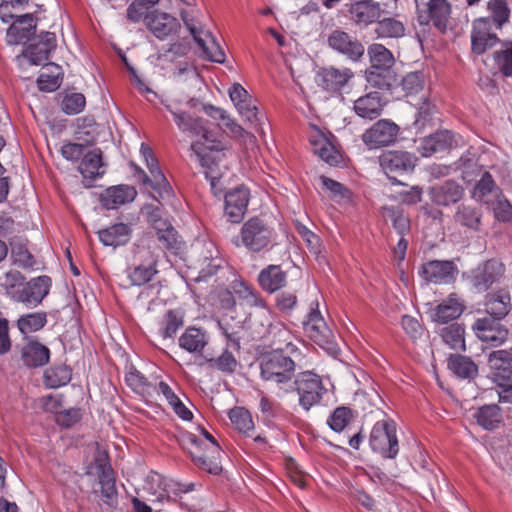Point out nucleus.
<instances>
[{"label": "nucleus", "instance_id": "nucleus-45", "mask_svg": "<svg viewBox=\"0 0 512 512\" xmlns=\"http://www.w3.org/2000/svg\"><path fill=\"white\" fill-rule=\"evenodd\" d=\"M375 33L378 38H398L404 35L405 26L400 20L387 17L377 21Z\"/></svg>", "mask_w": 512, "mask_h": 512}, {"label": "nucleus", "instance_id": "nucleus-35", "mask_svg": "<svg viewBox=\"0 0 512 512\" xmlns=\"http://www.w3.org/2000/svg\"><path fill=\"white\" fill-rule=\"evenodd\" d=\"M131 232V227L128 224L117 223L98 231V236L103 245L118 247L129 241Z\"/></svg>", "mask_w": 512, "mask_h": 512}, {"label": "nucleus", "instance_id": "nucleus-43", "mask_svg": "<svg viewBox=\"0 0 512 512\" xmlns=\"http://www.w3.org/2000/svg\"><path fill=\"white\" fill-rule=\"evenodd\" d=\"M183 325V313L179 310H168L160 322L159 334L164 340L172 339Z\"/></svg>", "mask_w": 512, "mask_h": 512}, {"label": "nucleus", "instance_id": "nucleus-30", "mask_svg": "<svg viewBox=\"0 0 512 512\" xmlns=\"http://www.w3.org/2000/svg\"><path fill=\"white\" fill-rule=\"evenodd\" d=\"M85 180L94 181L105 174V164L102 159V151L95 148L84 154L78 167Z\"/></svg>", "mask_w": 512, "mask_h": 512}, {"label": "nucleus", "instance_id": "nucleus-16", "mask_svg": "<svg viewBox=\"0 0 512 512\" xmlns=\"http://www.w3.org/2000/svg\"><path fill=\"white\" fill-rule=\"evenodd\" d=\"M94 468L101 486V494L104 502L112 506L117 499L114 471L109 463L106 453L98 452L94 458Z\"/></svg>", "mask_w": 512, "mask_h": 512}, {"label": "nucleus", "instance_id": "nucleus-37", "mask_svg": "<svg viewBox=\"0 0 512 512\" xmlns=\"http://www.w3.org/2000/svg\"><path fill=\"white\" fill-rule=\"evenodd\" d=\"M179 346L189 353H201L208 344V337L202 329L188 327L179 337Z\"/></svg>", "mask_w": 512, "mask_h": 512}, {"label": "nucleus", "instance_id": "nucleus-36", "mask_svg": "<svg viewBox=\"0 0 512 512\" xmlns=\"http://www.w3.org/2000/svg\"><path fill=\"white\" fill-rule=\"evenodd\" d=\"M21 358L27 367H42L50 359V350L37 341H31L22 348Z\"/></svg>", "mask_w": 512, "mask_h": 512}, {"label": "nucleus", "instance_id": "nucleus-56", "mask_svg": "<svg viewBox=\"0 0 512 512\" xmlns=\"http://www.w3.org/2000/svg\"><path fill=\"white\" fill-rule=\"evenodd\" d=\"M353 418V412L349 407H337L327 420L329 427L335 432H341Z\"/></svg>", "mask_w": 512, "mask_h": 512}, {"label": "nucleus", "instance_id": "nucleus-41", "mask_svg": "<svg viewBox=\"0 0 512 512\" xmlns=\"http://www.w3.org/2000/svg\"><path fill=\"white\" fill-rule=\"evenodd\" d=\"M127 385L142 397H152L157 387L138 370L131 368L125 376Z\"/></svg>", "mask_w": 512, "mask_h": 512}, {"label": "nucleus", "instance_id": "nucleus-38", "mask_svg": "<svg viewBox=\"0 0 512 512\" xmlns=\"http://www.w3.org/2000/svg\"><path fill=\"white\" fill-rule=\"evenodd\" d=\"M501 192V189L496 185L491 174L484 172L473 189L472 197L479 202L489 205L493 200L492 197L495 199Z\"/></svg>", "mask_w": 512, "mask_h": 512}, {"label": "nucleus", "instance_id": "nucleus-40", "mask_svg": "<svg viewBox=\"0 0 512 512\" xmlns=\"http://www.w3.org/2000/svg\"><path fill=\"white\" fill-rule=\"evenodd\" d=\"M449 369L459 378L470 379L477 375L478 367L471 358L455 354L448 359Z\"/></svg>", "mask_w": 512, "mask_h": 512}, {"label": "nucleus", "instance_id": "nucleus-54", "mask_svg": "<svg viewBox=\"0 0 512 512\" xmlns=\"http://www.w3.org/2000/svg\"><path fill=\"white\" fill-rule=\"evenodd\" d=\"M157 273L155 266L135 263V267L129 272V279L133 285L141 286L151 281Z\"/></svg>", "mask_w": 512, "mask_h": 512}, {"label": "nucleus", "instance_id": "nucleus-29", "mask_svg": "<svg viewBox=\"0 0 512 512\" xmlns=\"http://www.w3.org/2000/svg\"><path fill=\"white\" fill-rule=\"evenodd\" d=\"M384 105L379 92H370L356 99L353 109L357 116L366 120H374L382 114Z\"/></svg>", "mask_w": 512, "mask_h": 512}, {"label": "nucleus", "instance_id": "nucleus-23", "mask_svg": "<svg viewBox=\"0 0 512 512\" xmlns=\"http://www.w3.org/2000/svg\"><path fill=\"white\" fill-rule=\"evenodd\" d=\"M36 27V19L33 14L28 13L17 16L7 30V43L9 45L26 43L35 34Z\"/></svg>", "mask_w": 512, "mask_h": 512}, {"label": "nucleus", "instance_id": "nucleus-58", "mask_svg": "<svg viewBox=\"0 0 512 512\" xmlns=\"http://www.w3.org/2000/svg\"><path fill=\"white\" fill-rule=\"evenodd\" d=\"M489 205L492 206L494 216L498 221H512V205L502 194V192L499 193V195L494 200H492Z\"/></svg>", "mask_w": 512, "mask_h": 512}, {"label": "nucleus", "instance_id": "nucleus-33", "mask_svg": "<svg viewBox=\"0 0 512 512\" xmlns=\"http://www.w3.org/2000/svg\"><path fill=\"white\" fill-rule=\"evenodd\" d=\"M453 134L448 130L438 131L425 137L421 142L422 156L429 157L446 151L453 145Z\"/></svg>", "mask_w": 512, "mask_h": 512}, {"label": "nucleus", "instance_id": "nucleus-21", "mask_svg": "<svg viewBox=\"0 0 512 512\" xmlns=\"http://www.w3.org/2000/svg\"><path fill=\"white\" fill-rule=\"evenodd\" d=\"M55 47V34L43 32L25 49L24 56L28 58L32 65H42L48 61L49 55Z\"/></svg>", "mask_w": 512, "mask_h": 512}, {"label": "nucleus", "instance_id": "nucleus-53", "mask_svg": "<svg viewBox=\"0 0 512 512\" xmlns=\"http://www.w3.org/2000/svg\"><path fill=\"white\" fill-rule=\"evenodd\" d=\"M454 219L462 226L477 229L480 224L481 215L476 208L461 205L458 207Z\"/></svg>", "mask_w": 512, "mask_h": 512}, {"label": "nucleus", "instance_id": "nucleus-4", "mask_svg": "<svg viewBox=\"0 0 512 512\" xmlns=\"http://www.w3.org/2000/svg\"><path fill=\"white\" fill-rule=\"evenodd\" d=\"M367 53L370 67L366 70L367 82L382 90H391L397 82L396 74L393 71L395 58L392 52L379 43L371 44Z\"/></svg>", "mask_w": 512, "mask_h": 512}, {"label": "nucleus", "instance_id": "nucleus-31", "mask_svg": "<svg viewBox=\"0 0 512 512\" xmlns=\"http://www.w3.org/2000/svg\"><path fill=\"white\" fill-rule=\"evenodd\" d=\"M465 305L456 294H451L435 308L433 320L444 324L455 320L463 313Z\"/></svg>", "mask_w": 512, "mask_h": 512}, {"label": "nucleus", "instance_id": "nucleus-5", "mask_svg": "<svg viewBox=\"0 0 512 512\" xmlns=\"http://www.w3.org/2000/svg\"><path fill=\"white\" fill-rule=\"evenodd\" d=\"M241 243L250 252L269 250L276 239L275 230L259 217H252L241 227Z\"/></svg>", "mask_w": 512, "mask_h": 512}, {"label": "nucleus", "instance_id": "nucleus-14", "mask_svg": "<svg viewBox=\"0 0 512 512\" xmlns=\"http://www.w3.org/2000/svg\"><path fill=\"white\" fill-rule=\"evenodd\" d=\"M400 127L389 119H380L366 129L361 139L369 149H378L393 144L399 135Z\"/></svg>", "mask_w": 512, "mask_h": 512}, {"label": "nucleus", "instance_id": "nucleus-20", "mask_svg": "<svg viewBox=\"0 0 512 512\" xmlns=\"http://www.w3.org/2000/svg\"><path fill=\"white\" fill-rule=\"evenodd\" d=\"M250 193L245 187H237L225 194V215L232 223L243 219L249 203Z\"/></svg>", "mask_w": 512, "mask_h": 512}, {"label": "nucleus", "instance_id": "nucleus-60", "mask_svg": "<svg viewBox=\"0 0 512 512\" xmlns=\"http://www.w3.org/2000/svg\"><path fill=\"white\" fill-rule=\"evenodd\" d=\"M85 105L86 99L82 93H72L63 98L61 108L65 114L75 115L82 112Z\"/></svg>", "mask_w": 512, "mask_h": 512}, {"label": "nucleus", "instance_id": "nucleus-18", "mask_svg": "<svg viewBox=\"0 0 512 512\" xmlns=\"http://www.w3.org/2000/svg\"><path fill=\"white\" fill-rule=\"evenodd\" d=\"M353 77L354 73L350 68H336L334 66H328L318 70L316 74V82L325 91L337 93L340 92Z\"/></svg>", "mask_w": 512, "mask_h": 512}, {"label": "nucleus", "instance_id": "nucleus-15", "mask_svg": "<svg viewBox=\"0 0 512 512\" xmlns=\"http://www.w3.org/2000/svg\"><path fill=\"white\" fill-rule=\"evenodd\" d=\"M495 27L491 25L489 17L477 18L472 23L471 51L476 55L484 54L494 47L500 40Z\"/></svg>", "mask_w": 512, "mask_h": 512}, {"label": "nucleus", "instance_id": "nucleus-28", "mask_svg": "<svg viewBox=\"0 0 512 512\" xmlns=\"http://www.w3.org/2000/svg\"><path fill=\"white\" fill-rule=\"evenodd\" d=\"M162 250L156 243L155 236L143 235L135 244L133 258L135 263H145L157 267L159 253Z\"/></svg>", "mask_w": 512, "mask_h": 512}, {"label": "nucleus", "instance_id": "nucleus-62", "mask_svg": "<svg viewBox=\"0 0 512 512\" xmlns=\"http://www.w3.org/2000/svg\"><path fill=\"white\" fill-rule=\"evenodd\" d=\"M25 277L17 270H11L5 273L1 286L6 293L14 300V295L20 292L17 287H23Z\"/></svg>", "mask_w": 512, "mask_h": 512}, {"label": "nucleus", "instance_id": "nucleus-55", "mask_svg": "<svg viewBox=\"0 0 512 512\" xmlns=\"http://www.w3.org/2000/svg\"><path fill=\"white\" fill-rule=\"evenodd\" d=\"M229 418L233 426L242 433L252 430L254 423L248 410L242 407H235L230 410Z\"/></svg>", "mask_w": 512, "mask_h": 512}, {"label": "nucleus", "instance_id": "nucleus-7", "mask_svg": "<svg viewBox=\"0 0 512 512\" xmlns=\"http://www.w3.org/2000/svg\"><path fill=\"white\" fill-rule=\"evenodd\" d=\"M369 445L375 453L385 459L396 458L399 452V443L395 423L391 420L376 422L370 433Z\"/></svg>", "mask_w": 512, "mask_h": 512}, {"label": "nucleus", "instance_id": "nucleus-25", "mask_svg": "<svg viewBox=\"0 0 512 512\" xmlns=\"http://www.w3.org/2000/svg\"><path fill=\"white\" fill-rule=\"evenodd\" d=\"M464 196V188L454 180H447L430 189V197L438 206H449L459 202Z\"/></svg>", "mask_w": 512, "mask_h": 512}, {"label": "nucleus", "instance_id": "nucleus-10", "mask_svg": "<svg viewBox=\"0 0 512 512\" xmlns=\"http://www.w3.org/2000/svg\"><path fill=\"white\" fill-rule=\"evenodd\" d=\"M303 325L308 337L320 347L327 350L334 348V334L321 315L317 300L311 302L310 311Z\"/></svg>", "mask_w": 512, "mask_h": 512}, {"label": "nucleus", "instance_id": "nucleus-61", "mask_svg": "<svg viewBox=\"0 0 512 512\" xmlns=\"http://www.w3.org/2000/svg\"><path fill=\"white\" fill-rule=\"evenodd\" d=\"M315 153L329 165H337L340 160V154L335 147L326 139H322L315 144Z\"/></svg>", "mask_w": 512, "mask_h": 512}, {"label": "nucleus", "instance_id": "nucleus-50", "mask_svg": "<svg viewBox=\"0 0 512 512\" xmlns=\"http://www.w3.org/2000/svg\"><path fill=\"white\" fill-rule=\"evenodd\" d=\"M46 322V313L36 312L21 316L17 321V325L19 330L23 334H27L42 329L45 326Z\"/></svg>", "mask_w": 512, "mask_h": 512}, {"label": "nucleus", "instance_id": "nucleus-3", "mask_svg": "<svg viewBox=\"0 0 512 512\" xmlns=\"http://www.w3.org/2000/svg\"><path fill=\"white\" fill-rule=\"evenodd\" d=\"M182 444L199 467L215 475L221 472L222 468L218 462L221 447L204 428H200V436L193 433L186 434Z\"/></svg>", "mask_w": 512, "mask_h": 512}, {"label": "nucleus", "instance_id": "nucleus-48", "mask_svg": "<svg viewBox=\"0 0 512 512\" xmlns=\"http://www.w3.org/2000/svg\"><path fill=\"white\" fill-rule=\"evenodd\" d=\"M465 330L464 327L458 323L451 324L441 331L443 341L454 350L465 351Z\"/></svg>", "mask_w": 512, "mask_h": 512}, {"label": "nucleus", "instance_id": "nucleus-46", "mask_svg": "<svg viewBox=\"0 0 512 512\" xmlns=\"http://www.w3.org/2000/svg\"><path fill=\"white\" fill-rule=\"evenodd\" d=\"M487 9L491 16V25L495 29H502V27L509 22L510 9L507 0H490L487 4Z\"/></svg>", "mask_w": 512, "mask_h": 512}, {"label": "nucleus", "instance_id": "nucleus-63", "mask_svg": "<svg viewBox=\"0 0 512 512\" xmlns=\"http://www.w3.org/2000/svg\"><path fill=\"white\" fill-rule=\"evenodd\" d=\"M235 107L241 117H243L252 126L257 128L258 125H260V120L258 118V108L251 96L246 99L245 102H239V104L235 105Z\"/></svg>", "mask_w": 512, "mask_h": 512}, {"label": "nucleus", "instance_id": "nucleus-49", "mask_svg": "<svg viewBox=\"0 0 512 512\" xmlns=\"http://www.w3.org/2000/svg\"><path fill=\"white\" fill-rule=\"evenodd\" d=\"M11 246V259L14 265L23 269L33 268L35 265L34 256L29 252L26 245L20 241H12Z\"/></svg>", "mask_w": 512, "mask_h": 512}, {"label": "nucleus", "instance_id": "nucleus-27", "mask_svg": "<svg viewBox=\"0 0 512 512\" xmlns=\"http://www.w3.org/2000/svg\"><path fill=\"white\" fill-rule=\"evenodd\" d=\"M382 10L378 3L371 1H357L349 8L351 20L360 27L377 22L381 17Z\"/></svg>", "mask_w": 512, "mask_h": 512}, {"label": "nucleus", "instance_id": "nucleus-19", "mask_svg": "<svg viewBox=\"0 0 512 512\" xmlns=\"http://www.w3.org/2000/svg\"><path fill=\"white\" fill-rule=\"evenodd\" d=\"M457 272L455 264L448 260H431L423 263L419 269L421 278L435 284L453 281Z\"/></svg>", "mask_w": 512, "mask_h": 512}, {"label": "nucleus", "instance_id": "nucleus-9", "mask_svg": "<svg viewBox=\"0 0 512 512\" xmlns=\"http://www.w3.org/2000/svg\"><path fill=\"white\" fill-rule=\"evenodd\" d=\"M180 16L184 25L207 58L213 62L223 63L225 61V53L215 37L209 31H205L187 11L182 10Z\"/></svg>", "mask_w": 512, "mask_h": 512}, {"label": "nucleus", "instance_id": "nucleus-39", "mask_svg": "<svg viewBox=\"0 0 512 512\" xmlns=\"http://www.w3.org/2000/svg\"><path fill=\"white\" fill-rule=\"evenodd\" d=\"M511 310L510 296L505 291L488 296L486 301V311L492 319L500 320L504 318Z\"/></svg>", "mask_w": 512, "mask_h": 512}, {"label": "nucleus", "instance_id": "nucleus-26", "mask_svg": "<svg viewBox=\"0 0 512 512\" xmlns=\"http://www.w3.org/2000/svg\"><path fill=\"white\" fill-rule=\"evenodd\" d=\"M504 273L502 263L489 260L474 272L473 285L478 291L488 290Z\"/></svg>", "mask_w": 512, "mask_h": 512}, {"label": "nucleus", "instance_id": "nucleus-42", "mask_svg": "<svg viewBox=\"0 0 512 512\" xmlns=\"http://www.w3.org/2000/svg\"><path fill=\"white\" fill-rule=\"evenodd\" d=\"M489 364L496 376L503 379L512 377V353L506 350L494 351L489 355Z\"/></svg>", "mask_w": 512, "mask_h": 512}, {"label": "nucleus", "instance_id": "nucleus-1", "mask_svg": "<svg viewBox=\"0 0 512 512\" xmlns=\"http://www.w3.org/2000/svg\"><path fill=\"white\" fill-rule=\"evenodd\" d=\"M165 108L171 113L176 126L181 132L191 137H198L191 144V150L204 169L212 193L219 196L222 193V172L218 163L225 156L224 145L208 130L207 121L203 118L182 111L172 104H165Z\"/></svg>", "mask_w": 512, "mask_h": 512}, {"label": "nucleus", "instance_id": "nucleus-52", "mask_svg": "<svg viewBox=\"0 0 512 512\" xmlns=\"http://www.w3.org/2000/svg\"><path fill=\"white\" fill-rule=\"evenodd\" d=\"M383 217L392 222L399 234H404L410 228V221L399 206L384 207Z\"/></svg>", "mask_w": 512, "mask_h": 512}, {"label": "nucleus", "instance_id": "nucleus-12", "mask_svg": "<svg viewBox=\"0 0 512 512\" xmlns=\"http://www.w3.org/2000/svg\"><path fill=\"white\" fill-rule=\"evenodd\" d=\"M327 45L330 49L354 63L360 62L365 53L363 43L356 36L340 28L329 33Z\"/></svg>", "mask_w": 512, "mask_h": 512}, {"label": "nucleus", "instance_id": "nucleus-44", "mask_svg": "<svg viewBox=\"0 0 512 512\" xmlns=\"http://www.w3.org/2000/svg\"><path fill=\"white\" fill-rule=\"evenodd\" d=\"M474 417L484 429L493 430L501 421L500 408L496 404L484 405L478 408Z\"/></svg>", "mask_w": 512, "mask_h": 512}, {"label": "nucleus", "instance_id": "nucleus-51", "mask_svg": "<svg viewBox=\"0 0 512 512\" xmlns=\"http://www.w3.org/2000/svg\"><path fill=\"white\" fill-rule=\"evenodd\" d=\"M44 378L48 387L58 388L71 380V370L65 365L53 367L45 371Z\"/></svg>", "mask_w": 512, "mask_h": 512}, {"label": "nucleus", "instance_id": "nucleus-8", "mask_svg": "<svg viewBox=\"0 0 512 512\" xmlns=\"http://www.w3.org/2000/svg\"><path fill=\"white\" fill-rule=\"evenodd\" d=\"M291 391L295 390L299 396V405L306 411L312 406L320 403L323 395L327 392L321 378L311 372L305 371L299 373L293 380Z\"/></svg>", "mask_w": 512, "mask_h": 512}, {"label": "nucleus", "instance_id": "nucleus-59", "mask_svg": "<svg viewBox=\"0 0 512 512\" xmlns=\"http://www.w3.org/2000/svg\"><path fill=\"white\" fill-rule=\"evenodd\" d=\"M210 367L216 368L223 373H233L235 372L238 362L234 355L225 350L219 357L211 358L208 360Z\"/></svg>", "mask_w": 512, "mask_h": 512}, {"label": "nucleus", "instance_id": "nucleus-11", "mask_svg": "<svg viewBox=\"0 0 512 512\" xmlns=\"http://www.w3.org/2000/svg\"><path fill=\"white\" fill-rule=\"evenodd\" d=\"M416 162L417 157L407 151H386L379 157L381 168L393 184H403L397 176L412 172Z\"/></svg>", "mask_w": 512, "mask_h": 512}, {"label": "nucleus", "instance_id": "nucleus-6", "mask_svg": "<svg viewBox=\"0 0 512 512\" xmlns=\"http://www.w3.org/2000/svg\"><path fill=\"white\" fill-rule=\"evenodd\" d=\"M452 6L448 0H428L417 3V21L421 26H433L445 33L451 22Z\"/></svg>", "mask_w": 512, "mask_h": 512}, {"label": "nucleus", "instance_id": "nucleus-24", "mask_svg": "<svg viewBox=\"0 0 512 512\" xmlns=\"http://www.w3.org/2000/svg\"><path fill=\"white\" fill-rule=\"evenodd\" d=\"M473 329L479 339L492 346L502 344L508 336V330L490 317L478 319L474 323Z\"/></svg>", "mask_w": 512, "mask_h": 512}, {"label": "nucleus", "instance_id": "nucleus-57", "mask_svg": "<svg viewBox=\"0 0 512 512\" xmlns=\"http://www.w3.org/2000/svg\"><path fill=\"white\" fill-rule=\"evenodd\" d=\"M159 0H135L127 8V18L132 22H139L141 19L145 20L147 15H150L149 9L158 3Z\"/></svg>", "mask_w": 512, "mask_h": 512}, {"label": "nucleus", "instance_id": "nucleus-32", "mask_svg": "<svg viewBox=\"0 0 512 512\" xmlns=\"http://www.w3.org/2000/svg\"><path fill=\"white\" fill-rule=\"evenodd\" d=\"M135 196L136 190L133 187L120 185L106 189L101 195L100 201L104 208L110 210L133 201Z\"/></svg>", "mask_w": 512, "mask_h": 512}, {"label": "nucleus", "instance_id": "nucleus-17", "mask_svg": "<svg viewBox=\"0 0 512 512\" xmlns=\"http://www.w3.org/2000/svg\"><path fill=\"white\" fill-rule=\"evenodd\" d=\"M148 30L159 40L176 35L181 29L178 19L168 13L154 10L145 17Z\"/></svg>", "mask_w": 512, "mask_h": 512}, {"label": "nucleus", "instance_id": "nucleus-22", "mask_svg": "<svg viewBox=\"0 0 512 512\" xmlns=\"http://www.w3.org/2000/svg\"><path fill=\"white\" fill-rule=\"evenodd\" d=\"M51 279L48 276H39L32 279L14 295V300L30 305H38L49 293Z\"/></svg>", "mask_w": 512, "mask_h": 512}, {"label": "nucleus", "instance_id": "nucleus-13", "mask_svg": "<svg viewBox=\"0 0 512 512\" xmlns=\"http://www.w3.org/2000/svg\"><path fill=\"white\" fill-rule=\"evenodd\" d=\"M140 152L145 159L150 176L139 169L141 179L144 184H149L157 193L158 197L154 196L156 200L165 199L171 196L172 189L166 177L159 168L158 161L154 157L152 149L146 144L142 143Z\"/></svg>", "mask_w": 512, "mask_h": 512}, {"label": "nucleus", "instance_id": "nucleus-2", "mask_svg": "<svg viewBox=\"0 0 512 512\" xmlns=\"http://www.w3.org/2000/svg\"><path fill=\"white\" fill-rule=\"evenodd\" d=\"M259 367L263 381L284 394L291 391L293 379L296 377V364L285 354L282 347H276L272 352L264 354L259 360Z\"/></svg>", "mask_w": 512, "mask_h": 512}, {"label": "nucleus", "instance_id": "nucleus-47", "mask_svg": "<svg viewBox=\"0 0 512 512\" xmlns=\"http://www.w3.org/2000/svg\"><path fill=\"white\" fill-rule=\"evenodd\" d=\"M495 68L505 77L512 76V42L502 43L493 53Z\"/></svg>", "mask_w": 512, "mask_h": 512}, {"label": "nucleus", "instance_id": "nucleus-34", "mask_svg": "<svg viewBox=\"0 0 512 512\" xmlns=\"http://www.w3.org/2000/svg\"><path fill=\"white\" fill-rule=\"evenodd\" d=\"M258 282L263 290L274 293L286 285L287 275L279 265H269L259 273Z\"/></svg>", "mask_w": 512, "mask_h": 512}, {"label": "nucleus", "instance_id": "nucleus-64", "mask_svg": "<svg viewBox=\"0 0 512 512\" xmlns=\"http://www.w3.org/2000/svg\"><path fill=\"white\" fill-rule=\"evenodd\" d=\"M402 90L405 95H414L424 87V75L422 72H411L403 77L401 81Z\"/></svg>", "mask_w": 512, "mask_h": 512}]
</instances>
